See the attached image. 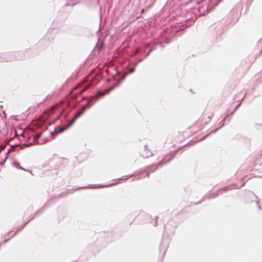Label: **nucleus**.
I'll use <instances>...</instances> for the list:
<instances>
[{"label": "nucleus", "mask_w": 262, "mask_h": 262, "mask_svg": "<svg viewBox=\"0 0 262 262\" xmlns=\"http://www.w3.org/2000/svg\"><path fill=\"white\" fill-rule=\"evenodd\" d=\"M213 114L211 112H204L200 118L197 121L196 125L199 126L200 128H202L205 126L207 123L210 122Z\"/></svg>", "instance_id": "nucleus-1"}, {"label": "nucleus", "mask_w": 262, "mask_h": 262, "mask_svg": "<svg viewBox=\"0 0 262 262\" xmlns=\"http://www.w3.org/2000/svg\"><path fill=\"white\" fill-rule=\"evenodd\" d=\"M177 151H175L174 152H172L166 156L158 164V166L167 163L168 161H170L176 155Z\"/></svg>", "instance_id": "nucleus-2"}, {"label": "nucleus", "mask_w": 262, "mask_h": 262, "mask_svg": "<svg viewBox=\"0 0 262 262\" xmlns=\"http://www.w3.org/2000/svg\"><path fill=\"white\" fill-rule=\"evenodd\" d=\"M152 152L147 148V146H145L144 149L141 152V156L144 158H148L152 156Z\"/></svg>", "instance_id": "nucleus-3"}, {"label": "nucleus", "mask_w": 262, "mask_h": 262, "mask_svg": "<svg viewBox=\"0 0 262 262\" xmlns=\"http://www.w3.org/2000/svg\"><path fill=\"white\" fill-rule=\"evenodd\" d=\"M82 111H78L75 115V117L73 120H72L71 122L68 123V126H71L75 122L77 118L80 117L82 114Z\"/></svg>", "instance_id": "nucleus-4"}, {"label": "nucleus", "mask_w": 262, "mask_h": 262, "mask_svg": "<svg viewBox=\"0 0 262 262\" xmlns=\"http://www.w3.org/2000/svg\"><path fill=\"white\" fill-rule=\"evenodd\" d=\"M70 126H68V124L67 125L66 127H63L60 128L58 130H55L54 132L52 133V135H54L55 134H57L62 132L64 131L65 130L67 129Z\"/></svg>", "instance_id": "nucleus-5"}, {"label": "nucleus", "mask_w": 262, "mask_h": 262, "mask_svg": "<svg viewBox=\"0 0 262 262\" xmlns=\"http://www.w3.org/2000/svg\"><path fill=\"white\" fill-rule=\"evenodd\" d=\"M232 189L231 187H229V186H227V187H224L223 188H222L221 191H228L229 190H231Z\"/></svg>", "instance_id": "nucleus-6"}, {"label": "nucleus", "mask_w": 262, "mask_h": 262, "mask_svg": "<svg viewBox=\"0 0 262 262\" xmlns=\"http://www.w3.org/2000/svg\"><path fill=\"white\" fill-rule=\"evenodd\" d=\"M113 89H114V87H111V88H109V89H106V90L105 91V92H105V93L109 94V93H110V92L112 90H113Z\"/></svg>", "instance_id": "nucleus-7"}, {"label": "nucleus", "mask_w": 262, "mask_h": 262, "mask_svg": "<svg viewBox=\"0 0 262 262\" xmlns=\"http://www.w3.org/2000/svg\"><path fill=\"white\" fill-rule=\"evenodd\" d=\"M41 134V133L36 134L34 137V140H36L38 139L40 137Z\"/></svg>", "instance_id": "nucleus-8"}, {"label": "nucleus", "mask_w": 262, "mask_h": 262, "mask_svg": "<svg viewBox=\"0 0 262 262\" xmlns=\"http://www.w3.org/2000/svg\"><path fill=\"white\" fill-rule=\"evenodd\" d=\"M88 105H89V103H88L86 104H85V105H83V106H82V111H81L82 112L83 111H84V109L85 108V107H86Z\"/></svg>", "instance_id": "nucleus-9"}, {"label": "nucleus", "mask_w": 262, "mask_h": 262, "mask_svg": "<svg viewBox=\"0 0 262 262\" xmlns=\"http://www.w3.org/2000/svg\"><path fill=\"white\" fill-rule=\"evenodd\" d=\"M105 94V92H101L100 91H98L97 92V94L99 95H103Z\"/></svg>", "instance_id": "nucleus-10"}, {"label": "nucleus", "mask_w": 262, "mask_h": 262, "mask_svg": "<svg viewBox=\"0 0 262 262\" xmlns=\"http://www.w3.org/2000/svg\"><path fill=\"white\" fill-rule=\"evenodd\" d=\"M90 86V85H88L87 86L85 87L84 89H83V91H86Z\"/></svg>", "instance_id": "nucleus-11"}, {"label": "nucleus", "mask_w": 262, "mask_h": 262, "mask_svg": "<svg viewBox=\"0 0 262 262\" xmlns=\"http://www.w3.org/2000/svg\"><path fill=\"white\" fill-rule=\"evenodd\" d=\"M149 175H150L149 172H147V173L145 174V177H149Z\"/></svg>", "instance_id": "nucleus-12"}, {"label": "nucleus", "mask_w": 262, "mask_h": 262, "mask_svg": "<svg viewBox=\"0 0 262 262\" xmlns=\"http://www.w3.org/2000/svg\"><path fill=\"white\" fill-rule=\"evenodd\" d=\"M134 71V68H131L129 69V72H132Z\"/></svg>", "instance_id": "nucleus-13"}, {"label": "nucleus", "mask_w": 262, "mask_h": 262, "mask_svg": "<svg viewBox=\"0 0 262 262\" xmlns=\"http://www.w3.org/2000/svg\"><path fill=\"white\" fill-rule=\"evenodd\" d=\"M130 177H131V176L126 177V178L125 179V180H127L128 178H130Z\"/></svg>", "instance_id": "nucleus-14"}, {"label": "nucleus", "mask_w": 262, "mask_h": 262, "mask_svg": "<svg viewBox=\"0 0 262 262\" xmlns=\"http://www.w3.org/2000/svg\"><path fill=\"white\" fill-rule=\"evenodd\" d=\"M144 9H143L142 10L141 12L143 13L144 12Z\"/></svg>", "instance_id": "nucleus-15"}]
</instances>
